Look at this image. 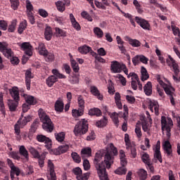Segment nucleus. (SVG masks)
I'll return each instance as SVG.
<instances>
[{
    "instance_id": "43",
    "label": "nucleus",
    "mask_w": 180,
    "mask_h": 180,
    "mask_svg": "<svg viewBox=\"0 0 180 180\" xmlns=\"http://www.w3.org/2000/svg\"><path fill=\"white\" fill-rule=\"evenodd\" d=\"M126 172H127V169L126 168V166H122L120 167H118L115 171V174H116L117 175H126Z\"/></svg>"
},
{
    "instance_id": "7",
    "label": "nucleus",
    "mask_w": 180,
    "mask_h": 180,
    "mask_svg": "<svg viewBox=\"0 0 180 180\" xmlns=\"http://www.w3.org/2000/svg\"><path fill=\"white\" fill-rule=\"evenodd\" d=\"M122 68H125V65L120 63L116 60L112 61L110 65V70L114 74L122 72Z\"/></svg>"
},
{
    "instance_id": "10",
    "label": "nucleus",
    "mask_w": 180,
    "mask_h": 180,
    "mask_svg": "<svg viewBox=\"0 0 180 180\" xmlns=\"http://www.w3.org/2000/svg\"><path fill=\"white\" fill-rule=\"evenodd\" d=\"M168 58H169L166 60L167 65H169V67H172L174 74H176V75H178V74H179V68L178 65L176 64V62L173 59L171 55H169Z\"/></svg>"
},
{
    "instance_id": "28",
    "label": "nucleus",
    "mask_w": 180,
    "mask_h": 180,
    "mask_svg": "<svg viewBox=\"0 0 180 180\" xmlns=\"http://www.w3.org/2000/svg\"><path fill=\"white\" fill-rule=\"evenodd\" d=\"M82 158L84 160L85 156L91 157L92 156V149L91 148L87 147L82 149L81 150Z\"/></svg>"
},
{
    "instance_id": "63",
    "label": "nucleus",
    "mask_w": 180,
    "mask_h": 180,
    "mask_svg": "<svg viewBox=\"0 0 180 180\" xmlns=\"http://www.w3.org/2000/svg\"><path fill=\"white\" fill-rule=\"evenodd\" d=\"M133 65L136 67L140 65V55H136L132 58Z\"/></svg>"
},
{
    "instance_id": "16",
    "label": "nucleus",
    "mask_w": 180,
    "mask_h": 180,
    "mask_svg": "<svg viewBox=\"0 0 180 180\" xmlns=\"http://www.w3.org/2000/svg\"><path fill=\"white\" fill-rule=\"evenodd\" d=\"M32 78H33V76H32V70H27L25 72V85L27 91H30V84L32 82Z\"/></svg>"
},
{
    "instance_id": "6",
    "label": "nucleus",
    "mask_w": 180,
    "mask_h": 180,
    "mask_svg": "<svg viewBox=\"0 0 180 180\" xmlns=\"http://www.w3.org/2000/svg\"><path fill=\"white\" fill-rule=\"evenodd\" d=\"M174 127V122L171 117H161V129L162 131H167L166 136L171 137V129Z\"/></svg>"
},
{
    "instance_id": "31",
    "label": "nucleus",
    "mask_w": 180,
    "mask_h": 180,
    "mask_svg": "<svg viewBox=\"0 0 180 180\" xmlns=\"http://www.w3.org/2000/svg\"><path fill=\"white\" fill-rule=\"evenodd\" d=\"M55 5L57 8V10L58 12H64L65 11V3H64L63 1H58L55 3Z\"/></svg>"
},
{
    "instance_id": "8",
    "label": "nucleus",
    "mask_w": 180,
    "mask_h": 180,
    "mask_svg": "<svg viewBox=\"0 0 180 180\" xmlns=\"http://www.w3.org/2000/svg\"><path fill=\"white\" fill-rule=\"evenodd\" d=\"M36 139L39 143H44L45 147H46L48 149L51 148L52 141L50 138L43 134H38Z\"/></svg>"
},
{
    "instance_id": "40",
    "label": "nucleus",
    "mask_w": 180,
    "mask_h": 180,
    "mask_svg": "<svg viewBox=\"0 0 180 180\" xmlns=\"http://www.w3.org/2000/svg\"><path fill=\"white\" fill-rule=\"evenodd\" d=\"M55 137L57 141H58L59 143H63V141H64V140L65 139V133L64 132L56 133Z\"/></svg>"
},
{
    "instance_id": "49",
    "label": "nucleus",
    "mask_w": 180,
    "mask_h": 180,
    "mask_svg": "<svg viewBox=\"0 0 180 180\" xmlns=\"http://www.w3.org/2000/svg\"><path fill=\"white\" fill-rule=\"evenodd\" d=\"M20 129H22V127H20L19 122H17L14 125V133L15 136L20 137Z\"/></svg>"
},
{
    "instance_id": "34",
    "label": "nucleus",
    "mask_w": 180,
    "mask_h": 180,
    "mask_svg": "<svg viewBox=\"0 0 180 180\" xmlns=\"http://www.w3.org/2000/svg\"><path fill=\"white\" fill-rule=\"evenodd\" d=\"M78 51H79L81 54H88V53L92 51V48L86 45H84L78 48Z\"/></svg>"
},
{
    "instance_id": "3",
    "label": "nucleus",
    "mask_w": 180,
    "mask_h": 180,
    "mask_svg": "<svg viewBox=\"0 0 180 180\" xmlns=\"http://www.w3.org/2000/svg\"><path fill=\"white\" fill-rule=\"evenodd\" d=\"M156 79L160 85L162 86L167 95H168V96L169 97L170 103L172 106H175V98H174V96H175V94L174 93L175 91V89L173 87H170L169 86H168V84H165L161 79V76L160 75H158L156 76Z\"/></svg>"
},
{
    "instance_id": "48",
    "label": "nucleus",
    "mask_w": 180,
    "mask_h": 180,
    "mask_svg": "<svg viewBox=\"0 0 180 180\" xmlns=\"http://www.w3.org/2000/svg\"><path fill=\"white\" fill-rule=\"evenodd\" d=\"M72 158L75 162L79 164L81 162V157L77 152H72L71 154Z\"/></svg>"
},
{
    "instance_id": "19",
    "label": "nucleus",
    "mask_w": 180,
    "mask_h": 180,
    "mask_svg": "<svg viewBox=\"0 0 180 180\" xmlns=\"http://www.w3.org/2000/svg\"><path fill=\"white\" fill-rule=\"evenodd\" d=\"M143 92L146 96H151L153 95V84L151 82H148L143 86Z\"/></svg>"
},
{
    "instance_id": "21",
    "label": "nucleus",
    "mask_w": 180,
    "mask_h": 180,
    "mask_svg": "<svg viewBox=\"0 0 180 180\" xmlns=\"http://www.w3.org/2000/svg\"><path fill=\"white\" fill-rule=\"evenodd\" d=\"M90 90L92 95H94V96H96L97 98L99 99V101H102V99H103V96L101 94V93L99 92V90L98 89V87L95 86H91Z\"/></svg>"
},
{
    "instance_id": "32",
    "label": "nucleus",
    "mask_w": 180,
    "mask_h": 180,
    "mask_svg": "<svg viewBox=\"0 0 180 180\" xmlns=\"http://www.w3.org/2000/svg\"><path fill=\"white\" fill-rule=\"evenodd\" d=\"M0 112L5 116L6 110H5V103H4V94L0 93Z\"/></svg>"
},
{
    "instance_id": "15",
    "label": "nucleus",
    "mask_w": 180,
    "mask_h": 180,
    "mask_svg": "<svg viewBox=\"0 0 180 180\" xmlns=\"http://www.w3.org/2000/svg\"><path fill=\"white\" fill-rule=\"evenodd\" d=\"M7 105L8 106L10 112H16V109H18V106H19V101L8 99L7 101Z\"/></svg>"
},
{
    "instance_id": "20",
    "label": "nucleus",
    "mask_w": 180,
    "mask_h": 180,
    "mask_svg": "<svg viewBox=\"0 0 180 180\" xmlns=\"http://www.w3.org/2000/svg\"><path fill=\"white\" fill-rule=\"evenodd\" d=\"M149 108L151 112H154L155 115H159L160 114V105H158V102L157 101H150V103L149 105Z\"/></svg>"
},
{
    "instance_id": "9",
    "label": "nucleus",
    "mask_w": 180,
    "mask_h": 180,
    "mask_svg": "<svg viewBox=\"0 0 180 180\" xmlns=\"http://www.w3.org/2000/svg\"><path fill=\"white\" fill-rule=\"evenodd\" d=\"M48 169L49 170V174L47 175L48 179L57 180V176H56V172L54 171V164L50 160H48Z\"/></svg>"
},
{
    "instance_id": "46",
    "label": "nucleus",
    "mask_w": 180,
    "mask_h": 180,
    "mask_svg": "<svg viewBox=\"0 0 180 180\" xmlns=\"http://www.w3.org/2000/svg\"><path fill=\"white\" fill-rule=\"evenodd\" d=\"M108 124V118L103 117V118L96 122V126L98 127H105Z\"/></svg>"
},
{
    "instance_id": "30",
    "label": "nucleus",
    "mask_w": 180,
    "mask_h": 180,
    "mask_svg": "<svg viewBox=\"0 0 180 180\" xmlns=\"http://www.w3.org/2000/svg\"><path fill=\"white\" fill-rule=\"evenodd\" d=\"M89 116H102V111L98 108H91L89 110Z\"/></svg>"
},
{
    "instance_id": "55",
    "label": "nucleus",
    "mask_w": 180,
    "mask_h": 180,
    "mask_svg": "<svg viewBox=\"0 0 180 180\" xmlns=\"http://www.w3.org/2000/svg\"><path fill=\"white\" fill-rule=\"evenodd\" d=\"M12 9L16 11L19 8V0H10Z\"/></svg>"
},
{
    "instance_id": "42",
    "label": "nucleus",
    "mask_w": 180,
    "mask_h": 180,
    "mask_svg": "<svg viewBox=\"0 0 180 180\" xmlns=\"http://www.w3.org/2000/svg\"><path fill=\"white\" fill-rule=\"evenodd\" d=\"M93 31L98 39H102V37H103V31L100 27H96L94 28Z\"/></svg>"
},
{
    "instance_id": "35",
    "label": "nucleus",
    "mask_w": 180,
    "mask_h": 180,
    "mask_svg": "<svg viewBox=\"0 0 180 180\" xmlns=\"http://www.w3.org/2000/svg\"><path fill=\"white\" fill-rule=\"evenodd\" d=\"M26 27H27V21L24 20L22 22L20 23L18 32L19 34H22L25 30H26Z\"/></svg>"
},
{
    "instance_id": "60",
    "label": "nucleus",
    "mask_w": 180,
    "mask_h": 180,
    "mask_svg": "<svg viewBox=\"0 0 180 180\" xmlns=\"http://www.w3.org/2000/svg\"><path fill=\"white\" fill-rule=\"evenodd\" d=\"M27 16L31 25H34V23H36V21L34 20V16L33 15V13H27Z\"/></svg>"
},
{
    "instance_id": "36",
    "label": "nucleus",
    "mask_w": 180,
    "mask_h": 180,
    "mask_svg": "<svg viewBox=\"0 0 180 180\" xmlns=\"http://www.w3.org/2000/svg\"><path fill=\"white\" fill-rule=\"evenodd\" d=\"M120 158L122 167H126L127 165V160H126V155L124 154V151H120Z\"/></svg>"
},
{
    "instance_id": "5",
    "label": "nucleus",
    "mask_w": 180,
    "mask_h": 180,
    "mask_svg": "<svg viewBox=\"0 0 180 180\" xmlns=\"http://www.w3.org/2000/svg\"><path fill=\"white\" fill-rule=\"evenodd\" d=\"M52 74H53V75L49 76L46 79V84L49 88H51V86L58 81V78L59 79H65V78H67L65 75L60 73V71L57 69H53Z\"/></svg>"
},
{
    "instance_id": "27",
    "label": "nucleus",
    "mask_w": 180,
    "mask_h": 180,
    "mask_svg": "<svg viewBox=\"0 0 180 180\" xmlns=\"http://www.w3.org/2000/svg\"><path fill=\"white\" fill-rule=\"evenodd\" d=\"M109 116H110V118L112 119L115 126L116 127H119V114L116 112H114L112 113L108 112Z\"/></svg>"
},
{
    "instance_id": "22",
    "label": "nucleus",
    "mask_w": 180,
    "mask_h": 180,
    "mask_svg": "<svg viewBox=\"0 0 180 180\" xmlns=\"http://www.w3.org/2000/svg\"><path fill=\"white\" fill-rule=\"evenodd\" d=\"M126 41H128L129 44L132 47H140L141 46V42L138 39H133L130 37H126Z\"/></svg>"
},
{
    "instance_id": "37",
    "label": "nucleus",
    "mask_w": 180,
    "mask_h": 180,
    "mask_svg": "<svg viewBox=\"0 0 180 180\" xmlns=\"http://www.w3.org/2000/svg\"><path fill=\"white\" fill-rule=\"evenodd\" d=\"M25 102L27 105H29V106L34 105L37 103V101L33 96H28L25 98Z\"/></svg>"
},
{
    "instance_id": "54",
    "label": "nucleus",
    "mask_w": 180,
    "mask_h": 180,
    "mask_svg": "<svg viewBox=\"0 0 180 180\" xmlns=\"http://www.w3.org/2000/svg\"><path fill=\"white\" fill-rule=\"evenodd\" d=\"M150 127H151V124L148 123V122H142V129L143 131H150Z\"/></svg>"
},
{
    "instance_id": "56",
    "label": "nucleus",
    "mask_w": 180,
    "mask_h": 180,
    "mask_svg": "<svg viewBox=\"0 0 180 180\" xmlns=\"http://www.w3.org/2000/svg\"><path fill=\"white\" fill-rule=\"evenodd\" d=\"M139 178L141 180L147 179V171H146L144 169H141L139 170Z\"/></svg>"
},
{
    "instance_id": "44",
    "label": "nucleus",
    "mask_w": 180,
    "mask_h": 180,
    "mask_svg": "<svg viewBox=\"0 0 180 180\" xmlns=\"http://www.w3.org/2000/svg\"><path fill=\"white\" fill-rule=\"evenodd\" d=\"M29 151L32 155H33L34 158H40L41 157V155L36 150V148L30 146L29 148Z\"/></svg>"
},
{
    "instance_id": "47",
    "label": "nucleus",
    "mask_w": 180,
    "mask_h": 180,
    "mask_svg": "<svg viewBox=\"0 0 180 180\" xmlns=\"http://www.w3.org/2000/svg\"><path fill=\"white\" fill-rule=\"evenodd\" d=\"M26 4V8H27V13H33V5L32 4V2H30V0H26L25 1Z\"/></svg>"
},
{
    "instance_id": "62",
    "label": "nucleus",
    "mask_w": 180,
    "mask_h": 180,
    "mask_svg": "<svg viewBox=\"0 0 180 180\" xmlns=\"http://www.w3.org/2000/svg\"><path fill=\"white\" fill-rule=\"evenodd\" d=\"M72 172L75 174L76 176H81V174H82V169L80 167H76L72 170Z\"/></svg>"
},
{
    "instance_id": "24",
    "label": "nucleus",
    "mask_w": 180,
    "mask_h": 180,
    "mask_svg": "<svg viewBox=\"0 0 180 180\" xmlns=\"http://www.w3.org/2000/svg\"><path fill=\"white\" fill-rule=\"evenodd\" d=\"M69 56L70 57L71 67H72L74 72H79V65H78V63H77L76 60L72 59V55H71V53H70Z\"/></svg>"
},
{
    "instance_id": "53",
    "label": "nucleus",
    "mask_w": 180,
    "mask_h": 180,
    "mask_svg": "<svg viewBox=\"0 0 180 180\" xmlns=\"http://www.w3.org/2000/svg\"><path fill=\"white\" fill-rule=\"evenodd\" d=\"M135 133L139 139H141V136H143V134L141 133V125H140V124H136Z\"/></svg>"
},
{
    "instance_id": "17",
    "label": "nucleus",
    "mask_w": 180,
    "mask_h": 180,
    "mask_svg": "<svg viewBox=\"0 0 180 180\" xmlns=\"http://www.w3.org/2000/svg\"><path fill=\"white\" fill-rule=\"evenodd\" d=\"M54 108H55V110L56 112H58L59 113H62V112H64V102L63 101V99L59 98L56 101Z\"/></svg>"
},
{
    "instance_id": "64",
    "label": "nucleus",
    "mask_w": 180,
    "mask_h": 180,
    "mask_svg": "<svg viewBox=\"0 0 180 180\" xmlns=\"http://www.w3.org/2000/svg\"><path fill=\"white\" fill-rule=\"evenodd\" d=\"M142 161L144 164H148L150 162V155L147 153H143L142 155Z\"/></svg>"
},
{
    "instance_id": "38",
    "label": "nucleus",
    "mask_w": 180,
    "mask_h": 180,
    "mask_svg": "<svg viewBox=\"0 0 180 180\" xmlns=\"http://www.w3.org/2000/svg\"><path fill=\"white\" fill-rule=\"evenodd\" d=\"M141 81H147L148 78H150V75H148V72H147V69L144 68L143 66L141 67Z\"/></svg>"
},
{
    "instance_id": "25",
    "label": "nucleus",
    "mask_w": 180,
    "mask_h": 180,
    "mask_svg": "<svg viewBox=\"0 0 180 180\" xmlns=\"http://www.w3.org/2000/svg\"><path fill=\"white\" fill-rule=\"evenodd\" d=\"M116 40H117V44H119L118 46L119 49L120 50L122 54H124V53H126V48L123 45L124 44V41H123V39H122V38L120 36H117Z\"/></svg>"
},
{
    "instance_id": "14",
    "label": "nucleus",
    "mask_w": 180,
    "mask_h": 180,
    "mask_svg": "<svg viewBox=\"0 0 180 180\" xmlns=\"http://www.w3.org/2000/svg\"><path fill=\"white\" fill-rule=\"evenodd\" d=\"M163 150L167 157H172V146L169 141H165L163 143Z\"/></svg>"
},
{
    "instance_id": "13",
    "label": "nucleus",
    "mask_w": 180,
    "mask_h": 180,
    "mask_svg": "<svg viewBox=\"0 0 180 180\" xmlns=\"http://www.w3.org/2000/svg\"><path fill=\"white\" fill-rule=\"evenodd\" d=\"M21 49L24 50L26 56H29V57H32L33 56V46L29 42H24L21 44Z\"/></svg>"
},
{
    "instance_id": "12",
    "label": "nucleus",
    "mask_w": 180,
    "mask_h": 180,
    "mask_svg": "<svg viewBox=\"0 0 180 180\" xmlns=\"http://www.w3.org/2000/svg\"><path fill=\"white\" fill-rule=\"evenodd\" d=\"M161 148V142L160 141H158L156 146H155V150L154 153V158H156L160 162V164H162V156H161V151L160 150Z\"/></svg>"
},
{
    "instance_id": "1",
    "label": "nucleus",
    "mask_w": 180,
    "mask_h": 180,
    "mask_svg": "<svg viewBox=\"0 0 180 180\" xmlns=\"http://www.w3.org/2000/svg\"><path fill=\"white\" fill-rule=\"evenodd\" d=\"M115 155H117V148L113 143H110L105 152L103 150L96 153L94 160V165L97 171V175L101 180H109L107 169H110L115 160Z\"/></svg>"
},
{
    "instance_id": "11",
    "label": "nucleus",
    "mask_w": 180,
    "mask_h": 180,
    "mask_svg": "<svg viewBox=\"0 0 180 180\" xmlns=\"http://www.w3.org/2000/svg\"><path fill=\"white\" fill-rule=\"evenodd\" d=\"M135 21L144 30H150V22H148L146 19L136 16L135 17Z\"/></svg>"
},
{
    "instance_id": "29",
    "label": "nucleus",
    "mask_w": 180,
    "mask_h": 180,
    "mask_svg": "<svg viewBox=\"0 0 180 180\" xmlns=\"http://www.w3.org/2000/svg\"><path fill=\"white\" fill-rule=\"evenodd\" d=\"M44 37L46 40H47L48 41H50V40H51V37H53V30H51V27L47 26L45 28Z\"/></svg>"
},
{
    "instance_id": "61",
    "label": "nucleus",
    "mask_w": 180,
    "mask_h": 180,
    "mask_svg": "<svg viewBox=\"0 0 180 180\" xmlns=\"http://www.w3.org/2000/svg\"><path fill=\"white\" fill-rule=\"evenodd\" d=\"M77 180H88L89 179V173L81 174L80 176H76Z\"/></svg>"
},
{
    "instance_id": "45",
    "label": "nucleus",
    "mask_w": 180,
    "mask_h": 180,
    "mask_svg": "<svg viewBox=\"0 0 180 180\" xmlns=\"http://www.w3.org/2000/svg\"><path fill=\"white\" fill-rule=\"evenodd\" d=\"M2 53L4 55V57H6V58L11 59L12 57H13V51H12V49L7 48Z\"/></svg>"
},
{
    "instance_id": "33",
    "label": "nucleus",
    "mask_w": 180,
    "mask_h": 180,
    "mask_svg": "<svg viewBox=\"0 0 180 180\" xmlns=\"http://www.w3.org/2000/svg\"><path fill=\"white\" fill-rule=\"evenodd\" d=\"M19 153L22 157H25V160H29V152L25 147V146H21L19 148Z\"/></svg>"
},
{
    "instance_id": "57",
    "label": "nucleus",
    "mask_w": 180,
    "mask_h": 180,
    "mask_svg": "<svg viewBox=\"0 0 180 180\" xmlns=\"http://www.w3.org/2000/svg\"><path fill=\"white\" fill-rule=\"evenodd\" d=\"M133 4H134L138 13H141L143 12V9H141V5H140V3H139V1L134 0Z\"/></svg>"
},
{
    "instance_id": "41",
    "label": "nucleus",
    "mask_w": 180,
    "mask_h": 180,
    "mask_svg": "<svg viewBox=\"0 0 180 180\" xmlns=\"http://www.w3.org/2000/svg\"><path fill=\"white\" fill-rule=\"evenodd\" d=\"M77 102L79 105V108L82 109L84 110L85 109V100H84V97L82 96L79 95L77 96Z\"/></svg>"
},
{
    "instance_id": "51",
    "label": "nucleus",
    "mask_w": 180,
    "mask_h": 180,
    "mask_svg": "<svg viewBox=\"0 0 180 180\" xmlns=\"http://www.w3.org/2000/svg\"><path fill=\"white\" fill-rule=\"evenodd\" d=\"M72 116H75V117H78L84 115V110H82V108H79V110H72Z\"/></svg>"
},
{
    "instance_id": "18",
    "label": "nucleus",
    "mask_w": 180,
    "mask_h": 180,
    "mask_svg": "<svg viewBox=\"0 0 180 180\" xmlns=\"http://www.w3.org/2000/svg\"><path fill=\"white\" fill-rule=\"evenodd\" d=\"M10 94L11 96V98H13V101H17L18 102L19 101H20L19 89H18V87H13L12 89L10 90Z\"/></svg>"
},
{
    "instance_id": "2",
    "label": "nucleus",
    "mask_w": 180,
    "mask_h": 180,
    "mask_svg": "<svg viewBox=\"0 0 180 180\" xmlns=\"http://www.w3.org/2000/svg\"><path fill=\"white\" fill-rule=\"evenodd\" d=\"M38 115L41 123H43L42 128L44 130L48 133H51L53 130H54V124H53L50 117H49V115L46 114V111L41 108L38 110Z\"/></svg>"
},
{
    "instance_id": "52",
    "label": "nucleus",
    "mask_w": 180,
    "mask_h": 180,
    "mask_svg": "<svg viewBox=\"0 0 180 180\" xmlns=\"http://www.w3.org/2000/svg\"><path fill=\"white\" fill-rule=\"evenodd\" d=\"M17 22L18 21L16 20H13L11 22V24L8 26V32H9L10 33H13V32H15V30L16 29Z\"/></svg>"
},
{
    "instance_id": "58",
    "label": "nucleus",
    "mask_w": 180,
    "mask_h": 180,
    "mask_svg": "<svg viewBox=\"0 0 180 180\" xmlns=\"http://www.w3.org/2000/svg\"><path fill=\"white\" fill-rule=\"evenodd\" d=\"M45 60L47 63H51L54 61V55L53 53H47L46 55L44 56Z\"/></svg>"
},
{
    "instance_id": "39",
    "label": "nucleus",
    "mask_w": 180,
    "mask_h": 180,
    "mask_svg": "<svg viewBox=\"0 0 180 180\" xmlns=\"http://www.w3.org/2000/svg\"><path fill=\"white\" fill-rule=\"evenodd\" d=\"M38 49L39 50L40 56H47V53H49V51L46 50V45H44V44L41 42L39 43Z\"/></svg>"
},
{
    "instance_id": "4",
    "label": "nucleus",
    "mask_w": 180,
    "mask_h": 180,
    "mask_svg": "<svg viewBox=\"0 0 180 180\" xmlns=\"http://www.w3.org/2000/svg\"><path fill=\"white\" fill-rule=\"evenodd\" d=\"M88 121L85 119H82L77 122V124L75 126L73 133L76 137L79 136H84L88 133Z\"/></svg>"
},
{
    "instance_id": "26",
    "label": "nucleus",
    "mask_w": 180,
    "mask_h": 180,
    "mask_svg": "<svg viewBox=\"0 0 180 180\" xmlns=\"http://www.w3.org/2000/svg\"><path fill=\"white\" fill-rule=\"evenodd\" d=\"M30 120H32V117L30 115H27V117H25L23 120L20 117L18 122H19L21 129H23L24 127L30 122Z\"/></svg>"
},
{
    "instance_id": "50",
    "label": "nucleus",
    "mask_w": 180,
    "mask_h": 180,
    "mask_svg": "<svg viewBox=\"0 0 180 180\" xmlns=\"http://www.w3.org/2000/svg\"><path fill=\"white\" fill-rule=\"evenodd\" d=\"M11 176H15V174L16 176H19L20 175V169H18V167L13 166V167L11 168Z\"/></svg>"
},
{
    "instance_id": "23",
    "label": "nucleus",
    "mask_w": 180,
    "mask_h": 180,
    "mask_svg": "<svg viewBox=\"0 0 180 180\" xmlns=\"http://www.w3.org/2000/svg\"><path fill=\"white\" fill-rule=\"evenodd\" d=\"M70 19L74 29H76L77 31L81 30V25H79V23L77 22L73 13L70 14Z\"/></svg>"
},
{
    "instance_id": "59",
    "label": "nucleus",
    "mask_w": 180,
    "mask_h": 180,
    "mask_svg": "<svg viewBox=\"0 0 180 180\" xmlns=\"http://www.w3.org/2000/svg\"><path fill=\"white\" fill-rule=\"evenodd\" d=\"M56 32L58 36H60L63 37H65V36H67L65 31H64L63 30L60 29L58 27H56Z\"/></svg>"
}]
</instances>
